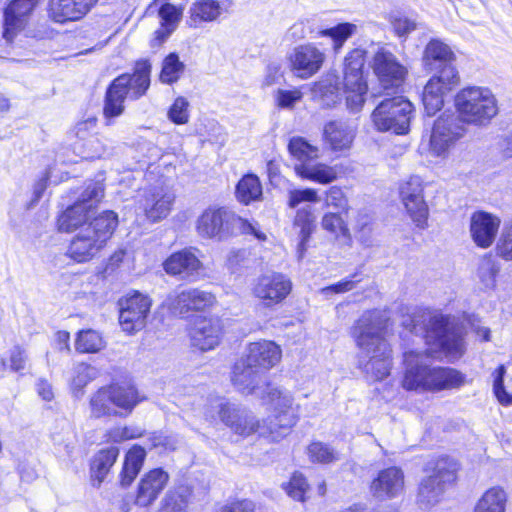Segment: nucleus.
<instances>
[{"label": "nucleus", "instance_id": "nucleus-1", "mask_svg": "<svg viewBox=\"0 0 512 512\" xmlns=\"http://www.w3.org/2000/svg\"><path fill=\"white\" fill-rule=\"evenodd\" d=\"M268 403L272 407V415L261 423L244 408L216 398L210 403L221 421L234 433L249 436L258 433L262 437L278 441L286 436L298 420V409L293 405V397L287 390L278 387H267Z\"/></svg>", "mask_w": 512, "mask_h": 512}, {"label": "nucleus", "instance_id": "nucleus-2", "mask_svg": "<svg viewBox=\"0 0 512 512\" xmlns=\"http://www.w3.org/2000/svg\"><path fill=\"white\" fill-rule=\"evenodd\" d=\"M386 320L378 311L365 312L352 328L364 371L375 380L386 378L391 369L392 350L384 337Z\"/></svg>", "mask_w": 512, "mask_h": 512}, {"label": "nucleus", "instance_id": "nucleus-3", "mask_svg": "<svg viewBox=\"0 0 512 512\" xmlns=\"http://www.w3.org/2000/svg\"><path fill=\"white\" fill-rule=\"evenodd\" d=\"M423 61L429 70L437 71L425 85L422 94L425 111L432 116L442 108L444 97L459 85L460 76L455 67V53L438 39L426 45Z\"/></svg>", "mask_w": 512, "mask_h": 512}, {"label": "nucleus", "instance_id": "nucleus-4", "mask_svg": "<svg viewBox=\"0 0 512 512\" xmlns=\"http://www.w3.org/2000/svg\"><path fill=\"white\" fill-rule=\"evenodd\" d=\"M406 371L402 385L406 390L438 392L457 389L465 382V376L451 367L431 366L428 356L409 351L404 354Z\"/></svg>", "mask_w": 512, "mask_h": 512}, {"label": "nucleus", "instance_id": "nucleus-5", "mask_svg": "<svg viewBox=\"0 0 512 512\" xmlns=\"http://www.w3.org/2000/svg\"><path fill=\"white\" fill-rule=\"evenodd\" d=\"M151 64L140 60L135 64L133 74H122L115 78L106 91L103 113L110 124V119L124 112V100H138L150 87Z\"/></svg>", "mask_w": 512, "mask_h": 512}, {"label": "nucleus", "instance_id": "nucleus-6", "mask_svg": "<svg viewBox=\"0 0 512 512\" xmlns=\"http://www.w3.org/2000/svg\"><path fill=\"white\" fill-rule=\"evenodd\" d=\"M118 225L117 214L104 211L77 232L70 242L67 254L82 263L91 260L105 246Z\"/></svg>", "mask_w": 512, "mask_h": 512}, {"label": "nucleus", "instance_id": "nucleus-7", "mask_svg": "<svg viewBox=\"0 0 512 512\" xmlns=\"http://www.w3.org/2000/svg\"><path fill=\"white\" fill-rule=\"evenodd\" d=\"M197 231L202 237L218 240H224L237 232L252 234L259 240L266 239V235L253 223L225 207L205 210L197 220Z\"/></svg>", "mask_w": 512, "mask_h": 512}, {"label": "nucleus", "instance_id": "nucleus-8", "mask_svg": "<svg viewBox=\"0 0 512 512\" xmlns=\"http://www.w3.org/2000/svg\"><path fill=\"white\" fill-rule=\"evenodd\" d=\"M458 118L477 127L489 125L498 114V102L486 87L471 86L460 90L455 98Z\"/></svg>", "mask_w": 512, "mask_h": 512}, {"label": "nucleus", "instance_id": "nucleus-9", "mask_svg": "<svg viewBox=\"0 0 512 512\" xmlns=\"http://www.w3.org/2000/svg\"><path fill=\"white\" fill-rule=\"evenodd\" d=\"M412 112L411 102L396 96L381 100L373 110L371 119L378 131L403 135L409 131Z\"/></svg>", "mask_w": 512, "mask_h": 512}, {"label": "nucleus", "instance_id": "nucleus-10", "mask_svg": "<svg viewBox=\"0 0 512 512\" xmlns=\"http://www.w3.org/2000/svg\"><path fill=\"white\" fill-rule=\"evenodd\" d=\"M104 196V187L100 182H90L82 192L80 198L68 207L58 218L60 231L70 232L81 230L89 224L88 220L94 213L96 204Z\"/></svg>", "mask_w": 512, "mask_h": 512}, {"label": "nucleus", "instance_id": "nucleus-11", "mask_svg": "<svg viewBox=\"0 0 512 512\" xmlns=\"http://www.w3.org/2000/svg\"><path fill=\"white\" fill-rule=\"evenodd\" d=\"M458 464L450 458L439 459L433 472L424 478L419 486L418 498L421 503L434 505L438 503L447 487L456 479Z\"/></svg>", "mask_w": 512, "mask_h": 512}, {"label": "nucleus", "instance_id": "nucleus-12", "mask_svg": "<svg viewBox=\"0 0 512 512\" xmlns=\"http://www.w3.org/2000/svg\"><path fill=\"white\" fill-rule=\"evenodd\" d=\"M370 65L380 86L385 90L399 88L408 74L407 67L385 47L377 49Z\"/></svg>", "mask_w": 512, "mask_h": 512}, {"label": "nucleus", "instance_id": "nucleus-13", "mask_svg": "<svg viewBox=\"0 0 512 512\" xmlns=\"http://www.w3.org/2000/svg\"><path fill=\"white\" fill-rule=\"evenodd\" d=\"M427 337L433 339L451 359H459L464 354L461 333L448 316H432L427 327Z\"/></svg>", "mask_w": 512, "mask_h": 512}, {"label": "nucleus", "instance_id": "nucleus-14", "mask_svg": "<svg viewBox=\"0 0 512 512\" xmlns=\"http://www.w3.org/2000/svg\"><path fill=\"white\" fill-rule=\"evenodd\" d=\"M465 124L455 115L439 117L433 126L430 148L436 156H444L445 153L460 138L466 134Z\"/></svg>", "mask_w": 512, "mask_h": 512}, {"label": "nucleus", "instance_id": "nucleus-15", "mask_svg": "<svg viewBox=\"0 0 512 512\" xmlns=\"http://www.w3.org/2000/svg\"><path fill=\"white\" fill-rule=\"evenodd\" d=\"M151 300L139 292L120 300L119 323L127 333H134L143 329L150 312Z\"/></svg>", "mask_w": 512, "mask_h": 512}, {"label": "nucleus", "instance_id": "nucleus-16", "mask_svg": "<svg viewBox=\"0 0 512 512\" xmlns=\"http://www.w3.org/2000/svg\"><path fill=\"white\" fill-rule=\"evenodd\" d=\"M324 61V52L312 43L298 45L288 55L290 69L300 79H309L315 75Z\"/></svg>", "mask_w": 512, "mask_h": 512}, {"label": "nucleus", "instance_id": "nucleus-17", "mask_svg": "<svg viewBox=\"0 0 512 512\" xmlns=\"http://www.w3.org/2000/svg\"><path fill=\"white\" fill-rule=\"evenodd\" d=\"M174 200L173 191L161 184L145 189L138 203L149 221L159 222L169 215Z\"/></svg>", "mask_w": 512, "mask_h": 512}, {"label": "nucleus", "instance_id": "nucleus-18", "mask_svg": "<svg viewBox=\"0 0 512 512\" xmlns=\"http://www.w3.org/2000/svg\"><path fill=\"white\" fill-rule=\"evenodd\" d=\"M291 289L292 283L286 276L272 273L258 277L253 285L252 293L269 306L283 301Z\"/></svg>", "mask_w": 512, "mask_h": 512}, {"label": "nucleus", "instance_id": "nucleus-19", "mask_svg": "<svg viewBox=\"0 0 512 512\" xmlns=\"http://www.w3.org/2000/svg\"><path fill=\"white\" fill-rule=\"evenodd\" d=\"M169 309L176 315H184L189 311L204 310L213 305L215 296L205 290L189 288L174 291L167 297Z\"/></svg>", "mask_w": 512, "mask_h": 512}, {"label": "nucleus", "instance_id": "nucleus-20", "mask_svg": "<svg viewBox=\"0 0 512 512\" xmlns=\"http://www.w3.org/2000/svg\"><path fill=\"white\" fill-rule=\"evenodd\" d=\"M263 372L248 363L246 358H242L235 363L232 372L233 385L244 394H255L262 398H267V387L271 384L260 386Z\"/></svg>", "mask_w": 512, "mask_h": 512}, {"label": "nucleus", "instance_id": "nucleus-21", "mask_svg": "<svg viewBox=\"0 0 512 512\" xmlns=\"http://www.w3.org/2000/svg\"><path fill=\"white\" fill-rule=\"evenodd\" d=\"M400 195L412 220L424 228L428 218V207L423 197V186L419 177H411L400 188Z\"/></svg>", "mask_w": 512, "mask_h": 512}, {"label": "nucleus", "instance_id": "nucleus-22", "mask_svg": "<svg viewBox=\"0 0 512 512\" xmlns=\"http://www.w3.org/2000/svg\"><path fill=\"white\" fill-rule=\"evenodd\" d=\"M222 330L219 318H199L190 330L191 345L202 352L212 350L219 345Z\"/></svg>", "mask_w": 512, "mask_h": 512}, {"label": "nucleus", "instance_id": "nucleus-23", "mask_svg": "<svg viewBox=\"0 0 512 512\" xmlns=\"http://www.w3.org/2000/svg\"><path fill=\"white\" fill-rule=\"evenodd\" d=\"M165 272L179 276L182 280L195 281L199 278L202 263L189 249H183L170 255L163 263Z\"/></svg>", "mask_w": 512, "mask_h": 512}, {"label": "nucleus", "instance_id": "nucleus-24", "mask_svg": "<svg viewBox=\"0 0 512 512\" xmlns=\"http://www.w3.org/2000/svg\"><path fill=\"white\" fill-rule=\"evenodd\" d=\"M169 481V475L161 468H155L143 475L138 483L135 504L148 507L154 503Z\"/></svg>", "mask_w": 512, "mask_h": 512}, {"label": "nucleus", "instance_id": "nucleus-25", "mask_svg": "<svg viewBox=\"0 0 512 512\" xmlns=\"http://www.w3.org/2000/svg\"><path fill=\"white\" fill-rule=\"evenodd\" d=\"M500 219L488 212H474L470 219V233L477 246L488 248L494 242Z\"/></svg>", "mask_w": 512, "mask_h": 512}, {"label": "nucleus", "instance_id": "nucleus-26", "mask_svg": "<svg viewBox=\"0 0 512 512\" xmlns=\"http://www.w3.org/2000/svg\"><path fill=\"white\" fill-rule=\"evenodd\" d=\"M98 0H50L49 16L58 23L82 19Z\"/></svg>", "mask_w": 512, "mask_h": 512}, {"label": "nucleus", "instance_id": "nucleus-27", "mask_svg": "<svg viewBox=\"0 0 512 512\" xmlns=\"http://www.w3.org/2000/svg\"><path fill=\"white\" fill-rule=\"evenodd\" d=\"M40 0H13L4 12V38L12 40Z\"/></svg>", "mask_w": 512, "mask_h": 512}, {"label": "nucleus", "instance_id": "nucleus-28", "mask_svg": "<svg viewBox=\"0 0 512 512\" xmlns=\"http://www.w3.org/2000/svg\"><path fill=\"white\" fill-rule=\"evenodd\" d=\"M404 490V474L398 467L381 470L372 481L371 491L376 498H394Z\"/></svg>", "mask_w": 512, "mask_h": 512}, {"label": "nucleus", "instance_id": "nucleus-29", "mask_svg": "<svg viewBox=\"0 0 512 512\" xmlns=\"http://www.w3.org/2000/svg\"><path fill=\"white\" fill-rule=\"evenodd\" d=\"M281 356L282 351L276 343L263 340L250 343L245 358L248 363L264 372L275 366L280 361Z\"/></svg>", "mask_w": 512, "mask_h": 512}, {"label": "nucleus", "instance_id": "nucleus-30", "mask_svg": "<svg viewBox=\"0 0 512 512\" xmlns=\"http://www.w3.org/2000/svg\"><path fill=\"white\" fill-rule=\"evenodd\" d=\"M231 3L229 0H200L190 7L189 25L198 27L203 22L217 20L223 13H227Z\"/></svg>", "mask_w": 512, "mask_h": 512}, {"label": "nucleus", "instance_id": "nucleus-31", "mask_svg": "<svg viewBox=\"0 0 512 512\" xmlns=\"http://www.w3.org/2000/svg\"><path fill=\"white\" fill-rule=\"evenodd\" d=\"M323 135L333 150H344L353 142L355 127L349 121L333 120L324 126Z\"/></svg>", "mask_w": 512, "mask_h": 512}, {"label": "nucleus", "instance_id": "nucleus-32", "mask_svg": "<svg viewBox=\"0 0 512 512\" xmlns=\"http://www.w3.org/2000/svg\"><path fill=\"white\" fill-rule=\"evenodd\" d=\"M367 89L368 86L363 78V72L344 71L343 90L350 110L359 111L362 108Z\"/></svg>", "mask_w": 512, "mask_h": 512}, {"label": "nucleus", "instance_id": "nucleus-33", "mask_svg": "<svg viewBox=\"0 0 512 512\" xmlns=\"http://www.w3.org/2000/svg\"><path fill=\"white\" fill-rule=\"evenodd\" d=\"M107 387L116 409L123 413L122 416L129 415L144 400L136 387L131 384H112Z\"/></svg>", "mask_w": 512, "mask_h": 512}, {"label": "nucleus", "instance_id": "nucleus-34", "mask_svg": "<svg viewBox=\"0 0 512 512\" xmlns=\"http://www.w3.org/2000/svg\"><path fill=\"white\" fill-rule=\"evenodd\" d=\"M294 169L302 179L322 185L330 184L338 178L337 168L324 163L304 162L296 164Z\"/></svg>", "mask_w": 512, "mask_h": 512}, {"label": "nucleus", "instance_id": "nucleus-35", "mask_svg": "<svg viewBox=\"0 0 512 512\" xmlns=\"http://www.w3.org/2000/svg\"><path fill=\"white\" fill-rule=\"evenodd\" d=\"M191 497L190 487L185 485L174 487L162 498L157 512H188Z\"/></svg>", "mask_w": 512, "mask_h": 512}, {"label": "nucleus", "instance_id": "nucleus-36", "mask_svg": "<svg viewBox=\"0 0 512 512\" xmlns=\"http://www.w3.org/2000/svg\"><path fill=\"white\" fill-rule=\"evenodd\" d=\"M89 406L91 416L94 418L123 415L116 409L107 386L101 387L91 396Z\"/></svg>", "mask_w": 512, "mask_h": 512}, {"label": "nucleus", "instance_id": "nucleus-37", "mask_svg": "<svg viewBox=\"0 0 512 512\" xmlns=\"http://www.w3.org/2000/svg\"><path fill=\"white\" fill-rule=\"evenodd\" d=\"M294 226L299 228L300 242L298 245V251L300 257H302L306 244L310 239L311 234L315 230V215L310 206H305L296 211L294 217Z\"/></svg>", "mask_w": 512, "mask_h": 512}, {"label": "nucleus", "instance_id": "nucleus-38", "mask_svg": "<svg viewBox=\"0 0 512 512\" xmlns=\"http://www.w3.org/2000/svg\"><path fill=\"white\" fill-rule=\"evenodd\" d=\"M146 456L145 450L140 446L132 447L126 454L121 472V485L129 486L140 472Z\"/></svg>", "mask_w": 512, "mask_h": 512}, {"label": "nucleus", "instance_id": "nucleus-39", "mask_svg": "<svg viewBox=\"0 0 512 512\" xmlns=\"http://www.w3.org/2000/svg\"><path fill=\"white\" fill-rule=\"evenodd\" d=\"M119 455V448L112 446L100 450L93 459L91 464V474L98 481V485L102 483L110 468L114 465Z\"/></svg>", "mask_w": 512, "mask_h": 512}, {"label": "nucleus", "instance_id": "nucleus-40", "mask_svg": "<svg viewBox=\"0 0 512 512\" xmlns=\"http://www.w3.org/2000/svg\"><path fill=\"white\" fill-rule=\"evenodd\" d=\"M235 195L237 200L245 205L259 200L262 196V186L259 178L254 174L243 176L236 186Z\"/></svg>", "mask_w": 512, "mask_h": 512}, {"label": "nucleus", "instance_id": "nucleus-41", "mask_svg": "<svg viewBox=\"0 0 512 512\" xmlns=\"http://www.w3.org/2000/svg\"><path fill=\"white\" fill-rule=\"evenodd\" d=\"M505 503V491L499 487H493L484 493L474 512H505Z\"/></svg>", "mask_w": 512, "mask_h": 512}, {"label": "nucleus", "instance_id": "nucleus-42", "mask_svg": "<svg viewBox=\"0 0 512 512\" xmlns=\"http://www.w3.org/2000/svg\"><path fill=\"white\" fill-rule=\"evenodd\" d=\"M101 334L95 330H82L77 334L75 349L80 353H97L105 347Z\"/></svg>", "mask_w": 512, "mask_h": 512}, {"label": "nucleus", "instance_id": "nucleus-43", "mask_svg": "<svg viewBox=\"0 0 512 512\" xmlns=\"http://www.w3.org/2000/svg\"><path fill=\"white\" fill-rule=\"evenodd\" d=\"M185 70V65L180 61L176 53L168 54L163 62L159 79L164 84H173L177 82Z\"/></svg>", "mask_w": 512, "mask_h": 512}, {"label": "nucleus", "instance_id": "nucleus-44", "mask_svg": "<svg viewBox=\"0 0 512 512\" xmlns=\"http://www.w3.org/2000/svg\"><path fill=\"white\" fill-rule=\"evenodd\" d=\"M500 267L496 259L491 256L483 257L478 264L477 277L484 289H493Z\"/></svg>", "mask_w": 512, "mask_h": 512}, {"label": "nucleus", "instance_id": "nucleus-45", "mask_svg": "<svg viewBox=\"0 0 512 512\" xmlns=\"http://www.w3.org/2000/svg\"><path fill=\"white\" fill-rule=\"evenodd\" d=\"M289 152L292 156L300 161V163L311 162L318 157V148L309 144L302 137H294L288 144Z\"/></svg>", "mask_w": 512, "mask_h": 512}, {"label": "nucleus", "instance_id": "nucleus-46", "mask_svg": "<svg viewBox=\"0 0 512 512\" xmlns=\"http://www.w3.org/2000/svg\"><path fill=\"white\" fill-rule=\"evenodd\" d=\"M356 25L351 23H341L332 28L324 29L319 32L321 36L330 37L333 40V48L338 52L348 38L356 32Z\"/></svg>", "mask_w": 512, "mask_h": 512}, {"label": "nucleus", "instance_id": "nucleus-47", "mask_svg": "<svg viewBox=\"0 0 512 512\" xmlns=\"http://www.w3.org/2000/svg\"><path fill=\"white\" fill-rule=\"evenodd\" d=\"M321 227L331 235L349 237V228L342 218V212H327L322 216Z\"/></svg>", "mask_w": 512, "mask_h": 512}, {"label": "nucleus", "instance_id": "nucleus-48", "mask_svg": "<svg viewBox=\"0 0 512 512\" xmlns=\"http://www.w3.org/2000/svg\"><path fill=\"white\" fill-rule=\"evenodd\" d=\"M321 200L316 189H292L287 194V205L289 208H296L303 202L318 203Z\"/></svg>", "mask_w": 512, "mask_h": 512}, {"label": "nucleus", "instance_id": "nucleus-49", "mask_svg": "<svg viewBox=\"0 0 512 512\" xmlns=\"http://www.w3.org/2000/svg\"><path fill=\"white\" fill-rule=\"evenodd\" d=\"M309 485L305 477L298 472H295L288 483L283 484V489L287 494L297 501H305V494Z\"/></svg>", "mask_w": 512, "mask_h": 512}, {"label": "nucleus", "instance_id": "nucleus-50", "mask_svg": "<svg viewBox=\"0 0 512 512\" xmlns=\"http://www.w3.org/2000/svg\"><path fill=\"white\" fill-rule=\"evenodd\" d=\"M325 207H332L337 212L346 213L349 209L348 199L338 186H331L325 191Z\"/></svg>", "mask_w": 512, "mask_h": 512}, {"label": "nucleus", "instance_id": "nucleus-51", "mask_svg": "<svg viewBox=\"0 0 512 512\" xmlns=\"http://www.w3.org/2000/svg\"><path fill=\"white\" fill-rule=\"evenodd\" d=\"M189 102L186 98L177 97L168 110V118L177 125L186 124L189 121Z\"/></svg>", "mask_w": 512, "mask_h": 512}, {"label": "nucleus", "instance_id": "nucleus-52", "mask_svg": "<svg viewBox=\"0 0 512 512\" xmlns=\"http://www.w3.org/2000/svg\"><path fill=\"white\" fill-rule=\"evenodd\" d=\"M308 454L313 462L331 463L338 459L337 454L328 445L314 442L308 447Z\"/></svg>", "mask_w": 512, "mask_h": 512}, {"label": "nucleus", "instance_id": "nucleus-53", "mask_svg": "<svg viewBox=\"0 0 512 512\" xmlns=\"http://www.w3.org/2000/svg\"><path fill=\"white\" fill-rule=\"evenodd\" d=\"M183 8L177 7L171 3L163 4L159 9L162 26L166 27L168 32L174 29L175 24L182 16Z\"/></svg>", "mask_w": 512, "mask_h": 512}, {"label": "nucleus", "instance_id": "nucleus-54", "mask_svg": "<svg viewBox=\"0 0 512 512\" xmlns=\"http://www.w3.org/2000/svg\"><path fill=\"white\" fill-rule=\"evenodd\" d=\"M96 377V369L88 364L80 363L75 367V376L72 379L73 389L81 391L91 380Z\"/></svg>", "mask_w": 512, "mask_h": 512}, {"label": "nucleus", "instance_id": "nucleus-55", "mask_svg": "<svg viewBox=\"0 0 512 512\" xmlns=\"http://www.w3.org/2000/svg\"><path fill=\"white\" fill-rule=\"evenodd\" d=\"M505 367L503 365L496 369V376L493 383V391L498 401L503 405L512 403V394L508 393L503 386V378L505 375Z\"/></svg>", "mask_w": 512, "mask_h": 512}, {"label": "nucleus", "instance_id": "nucleus-56", "mask_svg": "<svg viewBox=\"0 0 512 512\" xmlns=\"http://www.w3.org/2000/svg\"><path fill=\"white\" fill-rule=\"evenodd\" d=\"M366 51L355 48L349 52L344 60V71L363 72Z\"/></svg>", "mask_w": 512, "mask_h": 512}, {"label": "nucleus", "instance_id": "nucleus-57", "mask_svg": "<svg viewBox=\"0 0 512 512\" xmlns=\"http://www.w3.org/2000/svg\"><path fill=\"white\" fill-rule=\"evenodd\" d=\"M10 369L19 372L25 369L27 354L24 348L19 345L14 346L9 352Z\"/></svg>", "mask_w": 512, "mask_h": 512}, {"label": "nucleus", "instance_id": "nucleus-58", "mask_svg": "<svg viewBox=\"0 0 512 512\" xmlns=\"http://www.w3.org/2000/svg\"><path fill=\"white\" fill-rule=\"evenodd\" d=\"M302 98L301 91L295 90H282L279 89L276 94L278 105L282 108H291L294 104Z\"/></svg>", "mask_w": 512, "mask_h": 512}, {"label": "nucleus", "instance_id": "nucleus-59", "mask_svg": "<svg viewBox=\"0 0 512 512\" xmlns=\"http://www.w3.org/2000/svg\"><path fill=\"white\" fill-rule=\"evenodd\" d=\"M498 252L504 259L512 260V224L504 228L498 244Z\"/></svg>", "mask_w": 512, "mask_h": 512}, {"label": "nucleus", "instance_id": "nucleus-60", "mask_svg": "<svg viewBox=\"0 0 512 512\" xmlns=\"http://www.w3.org/2000/svg\"><path fill=\"white\" fill-rule=\"evenodd\" d=\"M395 33L403 37L416 29V22L404 16H396L391 21Z\"/></svg>", "mask_w": 512, "mask_h": 512}, {"label": "nucleus", "instance_id": "nucleus-61", "mask_svg": "<svg viewBox=\"0 0 512 512\" xmlns=\"http://www.w3.org/2000/svg\"><path fill=\"white\" fill-rule=\"evenodd\" d=\"M87 158H100L105 153V147L97 137H90L84 144Z\"/></svg>", "mask_w": 512, "mask_h": 512}, {"label": "nucleus", "instance_id": "nucleus-62", "mask_svg": "<svg viewBox=\"0 0 512 512\" xmlns=\"http://www.w3.org/2000/svg\"><path fill=\"white\" fill-rule=\"evenodd\" d=\"M255 505L250 500H239L222 506L216 512H254Z\"/></svg>", "mask_w": 512, "mask_h": 512}, {"label": "nucleus", "instance_id": "nucleus-63", "mask_svg": "<svg viewBox=\"0 0 512 512\" xmlns=\"http://www.w3.org/2000/svg\"><path fill=\"white\" fill-rule=\"evenodd\" d=\"M356 274L352 276L351 279H344L336 284H333V285H330L326 288H324L322 291L323 293H329V292H332V293H344V292H347V291H351L352 289L355 288L356 284L360 281V280H355L354 278H356Z\"/></svg>", "mask_w": 512, "mask_h": 512}, {"label": "nucleus", "instance_id": "nucleus-64", "mask_svg": "<svg viewBox=\"0 0 512 512\" xmlns=\"http://www.w3.org/2000/svg\"><path fill=\"white\" fill-rule=\"evenodd\" d=\"M96 127V119L88 118L85 121H81L75 126V135L79 139L85 140L92 130Z\"/></svg>", "mask_w": 512, "mask_h": 512}]
</instances>
